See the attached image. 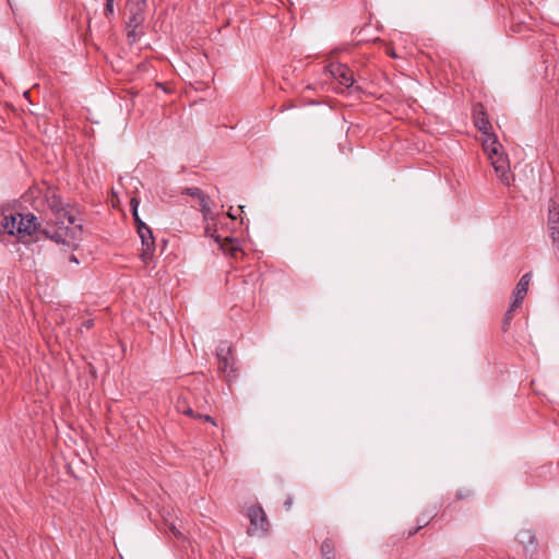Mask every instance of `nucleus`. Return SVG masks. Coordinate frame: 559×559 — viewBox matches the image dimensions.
Here are the masks:
<instances>
[{"mask_svg": "<svg viewBox=\"0 0 559 559\" xmlns=\"http://www.w3.org/2000/svg\"><path fill=\"white\" fill-rule=\"evenodd\" d=\"M39 230V222L33 213H10L0 212V233L15 236L20 241L32 237Z\"/></svg>", "mask_w": 559, "mask_h": 559, "instance_id": "obj_1", "label": "nucleus"}, {"mask_svg": "<svg viewBox=\"0 0 559 559\" xmlns=\"http://www.w3.org/2000/svg\"><path fill=\"white\" fill-rule=\"evenodd\" d=\"M44 198L57 221L66 218L70 225H74L76 217L70 211H68L69 204H63L62 198L58 193L57 187L48 186L44 193Z\"/></svg>", "mask_w": 559, "mask_h": 559, "instance_id": "obj_2", "label": "nucleus"}, {"mask_svg": "<svg viewBox=\"0 0 559 559\" xmlns=\"http://www.w3.org/2000/svg\"><path fill=\"white\" fill-rule=\"evenodd\" d=\"M216 356L218 359V371L223 374L224 380L227 383L236 380L237 369L235 368L231 345L228 342H221L216 349Z\"/></svg>", "mask_w": 559, "mask_h": 559, "instance_id": "obj_3", "label": "nucleus"}, {"mask_svg": "<svg viewBox=\"0 0 559 559\" xmlns=\"http://www.w3.org/2000/svg\"><path fill=\"white\" fill-rule=\"evenodd\" d=\"M488 158L504 186H510L513 175L510 173L508 156L502 152V145L496 143L489 151Z\"/></svg>", "mask_w": 559, "mask_h": 559, "instance_id": "obj_4", "label": "nucleus"}, {"mask_svg": "<svg viewBox=\"0 0 559 559\" xmlns=\"http://www.w3.org/2000/svg\"><path fill=\"white\" fill-rule=\"evenodd\" d=\"M247 516L250 521V527L247 533L250 536H265L270 530V522L263 508L257 503L248 508Z\"/></svg>", "mask_w": 559, "mask_h": 559, "instance_id": "obj_5", "label": "nucleus"}, {"mask_svg": "<svg viewBox=\"0 0 559 559\" xmlns=\"http://www.w3.org/2000/svg\"><path fill=\"white\" fill-rule=\"evenodd\" d=\"M64 218L57 222V226L52 228L50 240L57 243L67 245L68 247L75 246V241L82 234V225L74 223L71 226H64Z\"/></svg>", "mask_w": 559, "mask_h": 559, "instance_id": "obj_6", "label": "nucleus"}, {"mask_svg": "<svg viewBox=\"0 0 559 559\" xmlns=\"http://www.w3.org/2000/svg\"><path fill=\"white\" fill-rule=\"evenodd\" d=\"M329 71L340 84L346 87L348 94H359L364 91L360 85H355L354 72L347 64L331 63Z\"/></svg>", "mask_w": 559, "mask_h": 559, "instance_id": "obj_7", "label": "nucleus"}, {"mask_svg": "<svg viewBox=\"0 0 559 559\" xmlns=\"http://www.w3.org/2000/svg\"><path fill=\"white\" fill-rule=\"evenodd\" d=\"M145 0H136L135 2L129 0L128 10L130 15L126 27L139 28L143 25L145 21Z\"/></svg>", "mask_w": 559, "mask_h": 559, "instance_id": "obj_8", "label": "nucleus"}, {"mask_svg": "<svg viewBox=\"0 0 559 559\" xmlns=\"http://www.w3.org/2000/svg\"><path fill=\"white\" fill-rule=\"evenodd\" d=\"M516 540L520 545L523 546L524 555L527 557H533L538 549V542L536 538V534L531 528L520 530L516 534Z\"/></svg>", "mask_w": 559, "mask_h": 559, "instance_id": "obj_9", "label": "nucleus"}, {"mask_svg": "<svg viewBox=\"0 0 559 559\" xmlns=\"http://www.w3.org/2000/svg\"><path fill=\"white\" fill-rule=\"evenodd\" d=\"M142 241V251L140 259L143 263L148 264L154 257L155 252V239L151 228L144 229L142 234H139Z\"/></svg>", "mask_w": 559, "mask_h": 559, "instance_id": "obj_10", "label": "nucleus"}, {"mask_svg": "<svg viewBox=\"0 0 559 559\" xmlns=\"http://www.w3.org/2000/svg\"><path fill=\"white\" fill-rule=\"evenodd\" d=\"M473 118L478 131L481 132L483 134H489L492 127L487 117L485 107L483 106L481 103L475 104L473 108Z\"/></svg>", "mask_w": 559, "mask_h": 559, "instance_id": "obj_11", "label": "nucleus"}, {"mask_svg": "<svg viewBox=\"0 0 559 559\" xmlns=\"http://www.w3.org/2000/svg\"><path fill=\"white\" fill-rule=\"evenodd\" d=\"M191 395H192L191 392L181 393L177 397V401L175 404L176 409L179 413L185 414L191 418H201V413L194 411L192 407V404L190 402Z\"/></svg>", "mask_w": 559, "mask_h": 559, "instance_id": "obj_12", "label": "nucleus"}, {"mask_svg": "<svg viewBox=\"0 0 559 559\" xmlns=\"http://www.w3.org/2000/svg\"><path fill=\"white\" fill-rule=\"evenodd\" d=\"M215 241L219 245V248L227 254L237 259L238 254H242V250L238 245V241L231 237L216 236Z\"/></svg>", "mask_w": 559, "mask_h": 559, "instance_id": "obj_13", "label": "nucleus"}, {"mask_svg": "<svg viewBox=\"0 0 559 559\" xmlns=\"http://www.w3.org/2000/svg\"><path fill=\"white\" fill-rule=\"evenodd\" d=\"M215 241L219 245V248L227 254L237 259L238 254H242V250L238 245V241L231 237L216 236Z\"/></svg>", "mask_w": 559, "mask_h": 559, "instance_id": "obj_14", "label": "nucleus"}, {"mask_svg": "<svg viewBox=\"0 0 559 559\" xmlns=\"http://www.w3.org/2000/svg\"><path fill=\"white\" fill-rule=\"evenodd\" d=\"M531 282V273L524 274L519 283L516 284L515 290H514V300L513 306L520 307L527 294L528 285Z\"/></svg>", "mask_w": 559, "mask_h": 559, "instance_id": "obj_15", "label": "nucleus"}, {"mask_svg": "<svg viewBox=\"0 0 559 559\" xmlns=\"http://www.w3.org/2000/svg\"><path fill=\"white\" fill-rule=\"evenodd\" d=\"M322 559H335V546L331 538H325L320 547Z\"/></svg>", "mask_w": 559, "mask_h": 559, "instance_id": "obj_16", "label": "nucleus"}, {"mask_svg": "<svg viewBox=\"0 0 559 559\" xmlns=\"http://www.w3.org/2000/svg\"><path fill=\"white\" fill-rule=\"evenodd\" d=\"M199 205L201 206V212L203 214V217L205 221L209 218H212V212L210 209V197L206 195L204 192L198 198Z\"/></svg>", "mask_w": 559, "mask_h": 559, "instance_id": "obj_17", "label": "nucleus"}, {"mask_svg": "<svg viewBox=\"0 0 559 559\" xmlns=\"http://www.w3.org/2000/svg\"><path fill=\"white\" fill-rule=\"evenodd\" d=\"M518 308L519 307L513 306V302H512L510 305L509 309L507 310V312L504 313V317L502 319V326H501L503 333L509 331L511 322H512L513 317H514V311Z\"/></svg>", "mask_w": 559, "mask_h": 559, "instance_id": "obj_18", "label": "nucleus"}, {"mask_svg": "<svg viewBox=\"0 0 559 559\" xmlns=\"http://www.w3.org/2000/svg\"><path fill=\"white\" fill-rule=\"evenodd\" d=\"M486 135L487 139L484 141L483 146L485 152L488 154L492 146H495L496 143H499V141L497 139V135L493 134L491 131L489 132V134Z\"/></svg>", "mask_w": 559, "mask_h": 559, "instance_id": "obj_19", "label": "nucleus"}, {"mask_svg": "<svg viewBox=\"0 0 559 559\" xmlns=\"http://www.w3.org/2000/svg\"><path fill=\"white\" fill-rule=\"evenodd\" d=\"M106 3H105V8H104V16L107 19V20H111V17L114 16V2L115 0H105Z\"/></svg>", "mask_w": 559, "mask_h": 559, "instance_id": "obj_20", "label": "nucleus"}, {"mask_svg": "<svg viewBox=\"0 0 559 559\" xmlns=\"http://www.w3.org/2000/svg\"><path fill=\"white\" fill-rule=\"evenodd\" d=\"M138 234H142L144 229L150 228L139 216V213L132 214Z\"/></svg>", "mask_w": 559, "mask_h": 559, "instance_id": "obj_21", "label": "nucleus"}, {"mask_svg": "<svg viewBox=\"0 0 559 559\" xmlns=\"http://www.w3.org/2000/svg\"><path fill=\"white\" fill-rule=\"evenodd\" d=\"M474 496V491L469 488H462L456 491L455 498L457 500L468 499Z\"/></svg>", "mask_w": 559, "mask_h": 559, "instance_id": "obj_22", "label": "nucleus"}, {"mask_svg": "<svg viewBox=\"0 0 559 559\" xmlns=\"http://www.w3.org/2000/svg\"><path fill=\"white\" fill-rule=\"evenodd\" d=\"M127 28V40L130 45H133L139 37L138 28L126 27Z\"/></svg>", "mask_w": 559, "mask_h": 559, "instance_id": "obj_23", "label": "nucleus"}, {"mask_svg": "<svg viewBox=\"0 0 559 559\" xmlns=\"http://www.w3.org/2000/svg\"><path fill=\"white\" fill-rule=\"evenodd\" d=\"M203 193V191L198 188V187H189V188H185L182 190V194H187V195H190L192 198H199L201 194Z\"/></svg>", "mask_w": 559, "mask_h": 559, "instance_id": "obj_24", "label": "nucleus"}, {"mask_svg": "<svg viewBox=\"0 0 559 559\" xmlns=\"http://www.w3.org/2000/svg\"><path fill=\"white\" fill-rule=\"evenodd\" d=\"M39 234L43 235L45 238L50 239V236L52 235V229L41 228V225L39 224V230H37L32 237H35V240H38Z\"/></svg>", "mask_w": 559, "mask_h": 559, "instance_id": "obj_25", "label": "nucleus"}, {"mask_svg": "<svg viewBox=\"0 0 559 559\" xmlns=\"http://www.w3.org/2000/svg\"><path fill=\"white\" fill-rule=\"evenodd\" d=\"M421 521H420V518L417 519V527L413 528V530H409L408 533H407V537H412L414 536L416 533H418L421 528H424L425 526H427L429 524V521H425L423 524H420Z\"/></svg>", "mask_w": 559, "mask_h": 559, "instance_id": "obj_26", "label": "nucleus"}, {"mask_svg": "<svg viewBox=\"0 0 559 559\" xmlns=\"http://www.w3.org/2000/svg\"><path fill=\"white\" fill-rule=\"evenodd\" d=\"M139 204H140L139 199H136V198H132V199L130 200V209H131V213H132V214L138 213Z\"/></svg>", "mask_w": 559, "mask_h": 559, "instance_id": "obj_27", "label": "nucleus"}, {"mask_svg": "<svg viewBox=\"0 0 559 559\" xmlns=\"http://www.w3.org/2000/svg\"><path fill=\"white\" fill-rule=\"evenodd\" d=\"M168 526V530L174 534L175 537L180 538L182 537L181 532L175 526L174 523H170Z\"/></svg>", "mask_w": 559, "mask_h": 559, "instance_id": "obj_28", "label": "nucleus"}, {"mask_svg": "<svg viewBox=\"0 0 559 559\" xmlns=\"http://www.w3.org/2000/svg\"><path fill=\"white\" fill-rule=\"evenodd\" d=\"M82 326L90 330L94 326V319H86L82 322Z\"/></svg>", "mask_w": 559, "mask_h": 559, "instance_id": "obj_29", "label": "nucleus"}, {"mask_svg": "<svg viewBox=\"0 0 559 559\" xmlns=\"http://www.w3.org/2000/svg\"><path fill=\"white\" fill-rule=\"evenodd\" d=\"M292 506H293V497L292 496H287V498L284 501L285 510H287V511L290 510Z\"/></svg>", "mask_w": 559, "mask_h": 559, "instance_id": "obj_30", "label": "nucleus"}, {"mask_svg": "<svg viewBox=\"0 0 559 559\" xmlns=\"http://www.w3.org/2000/svg\"><path fill=\"white\" fill-rule=\"evenodd\" d=\"M205 235H206V236H210V237H212V238H214V239H215V237H216V236H218V235L216 234V229L212 230V228H211L210 226H206V228H205Z\"/></svg>", "mask_w": 559, "mask_h": 559, "instance_id": "obj_31", "label": "nucleus"}, {"mask_svg": "<svg viewBox=\"0 0 559 559\" xmlns=\"http://www.w3.org/2000/svg\"><path fill=\"white\" fill-rule=\"evenodd\" d=\"M200 419H203L204 421L211 423L212 425L216 426V423H215L214 418L211 417L210 415H202L201 414V418Z\"/></svg>", "mask_w": 559, "mask_h": 559, "instance_id": "obj_32", "label": "nucleus"}, {"mask_svg": "<svg viewBox=\"0 0 559 559\" xmlns=\"http://www.w3.org/2000/svg\"><path fill=\"white\" fill-rule=\"evenodd\" d=\"M436 514H437V511L435 509L432 514L429 513V514H427V516L420 519V521H421L420 524H423L425 521H429L430 522V520L433 519Z\"/></svg>", "mask_w": 559, "mask_h": 559, "instance_id": "obj_33", "label": "nucleus"}, {"mask_svg": "<svg viewBox=\"0 0 559 559\" xmlns=\"http://www.w3.org/2000/svg\"><path fill=\"white\" fill-rule=\"evenodd\" d=\"M69 261H70L71 263L79 264V260H78L76 255H74V254H70V255H69Z\"/></svg>", "mask_w": 559, "mask_h": 559, "instance_id": "obj_34", "label": "nucleus"}, {"mask_svg": "<svg viewBox=\"0 0 559 559\" xmlns=\"http://www.w3.org/2000/svg\"><path fill=\"white\" fill-rule=\"evenodd\" d=\"M228 217H230L231 219H236V216L230 212H228Z\"/></svg>", "mask_w": 559, "mask_h": 559, "instance_id": "obj_35", "label": "nucleus"}, {"mask_svg": "<svg viewBox=\"0 0 559 559\" xmlns=\"http://www.w3.org/2000/svg\"><path fill=\"white\" fill-rule=\"evenodd\" d=\"M557 240L559 241V236H557Z\"/></svg>", "mask_w": 559, "mask_h": 559, "instance_id": "obj_36", "label": "nucleus"}]
</instances>
